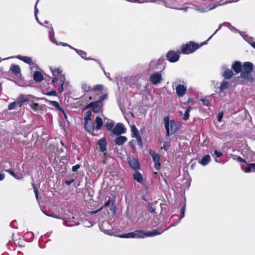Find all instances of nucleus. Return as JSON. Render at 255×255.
<instances>
[{
	"instance_id": "obj_54",
	"label": "nucleus",
	"mask_w": 255,
	"mask_h": 255,
	"mask_svg": "<svg viewBox=\"0 0 255 255\" xmlns=\"http://www.w3.org/2000/svg\"><path fill=\"white\" fill-rule=\"evenodd\" d=\"M223 117V113L222 112L219 113L218 115V121L220 122H221Z\"/></svg>"
},
{
	"instance_id": "obj_8",
	"label": "nucleus",
	"mask_w": 255,
	"mask_h": 255,
	"mask_svg": "<svg viewBox=\"0 0 255 255\" xmlns=\"http://www.w3.org/2000/svg\"><path fill=\"white\" fill-rule=\"evenodd\" d=\"M47 27L48 29L49 38L50 40L52 42L55 43V44H56L57 45H62L63 46H70V45H69L66 43L60 42L59 43H58L55 39L54 32V30H53V28L52 27V26H47Z\"/></svg>"
},
{
	"instance_id": "obj_10",
	"label": "nucleus",
	"mask_w": 255,
	"mask_h": 255,
	"mask_svg": "<svg viewBox=\"0 0 255 255\" xmlns=\"http://www.w3.org/2000/svg\"><path fill=\"white\" fill-rule=\"evenodd\" d=\"M162 80L161 74L159 72H155L149 77V80L153 85H157L160 83Z\"/></svg>"
},
{
	"instance_id": "obj_4",
	"label": "nucleus",
	"mask_w": 255,
	"mask_h": 255,
	"mask_svg": "<svg viewBox=\"0 0 255 255\" xmlns=\"http://www.w3.org/2000/svg\"><path fill=\"white\" fill-rule=\"evenodd\" d=\"M199 47L198 44L192 41H190L182 46L181 52L183 54H188L194 52Z\"/></svg>"
},
{
	"instance_id": "obj_46",
	"label": "nucleus",
	"mask_w": 255,
	"mask_h": 255,
	"mask_svg": "<svg viewBox=\"0 0 255 255\" xmlns=\"http://www.w3.org/2000/svg\"><path fill=\"white\" fill-rule=\"evenodd\" d=\"M185 208V206L184 205L180 210V214L181 218H183L184 217Z\"/></svg>"
},
{
	"instance_id": "obj_23",
	"label": "nucleus",
	"mask_w": 255,
	"mask_h": 255,
	"mask_svg": "<svg viewBox=\"0 0 255 255\" xmlns=\"http://www.w3.org/2000/svg\"><path fill=\"white\" fill-rule=\"evenodd\" d=\"M59 81V84L60 85L59 87L58 88V92L60 93H61L63 91V85L64 84V82L65 81V78L64 75H61L60 76L59 78H58Z\"/></svg>"
},
{
	"instance_id": "obj_18",
	"label": "nucleus",
	"mask_w": 255,
	"mask_h": 255,
	"mask_svg": "<svg viewBox=\"0 0 255 255\" xmlns=\"http://www.w3.org/2000/svg\"><path fill=\"white\" fill-rule=\"evenodd\" d=\"M232 69L236 73H239L242 71V64L240 61H235L232 66Z\"/></svg>"
},
{
	"instance_id": "obj_27",
	"label": "nucleus",
	"mask_w": 255,
	"mask_h": 255,
	"mask_svg": "<svg viewBox=\"0 0 255 255\" xmlns=\"http://www.w3.org/2000/svg\"><path fill=\"white\" fill-rule=\"evenodd\" d=\"M24 239L27 242H31L34 238V234L32 232H27L24 236Z\"/></svg>"
},
{
	"instance_id": "obj_45",
	"label": "nucleus",
	"mask_w": 255,
	"mask_h": 255,
	"mask_svg": "<svg viewBox=\"0 0 255 255\" xmlns=\"http://www.w3.org/2000/svg\"><path fill=\"white\" fill-rule=\"evenodd\" d=\"M201 101L202 102L204 106H208L210 105V102L207 99H201Z\"/></svg>"
},
{
	"instance_id": "obj_9",
	"label": "nucleus",
	"mask_w": 255,
	"mask_h": 255,
	"mask_svg": "<svg viewBox=\"0 0 255 255\" xmlns=\"http://www.w3.org/2000/svg\"><path fill=\"white\" fill-rule=\"evenodd\" d=\"M180 53L173 51H169L166 56L167 60L170 62H175L179 60Z\"/></svg>"
},
{
	"instance_id": "obj_43",
	"label": "nucleus",
	"mask_w": 255,
	"mask_h": 255,
	"mask_svg": "<svg viewBox=\"0 0 255 255\" xmlns=\"http://www.w3.org/2000/svg\"><path fill=\"white\" fill-rule=\"evenodd\" d=\"M28 101V99L27 98H24V97H22L19 99V101L18 102L17 104L19 105V107H21L22 104L24 102H25Z\"/></svg>"
},
{
	"instance_id": "obj_1",
	"label": "nucleus",
	"mask_w": 255,
	"mask_h": 255,
	"mask_svg": "<svg viewBox=\"0 0 255 255\" xmlns=\"http://www.w3.org/2000/svg\"><path fill=\"white\" fill-rule=\"evenodd\" d=\"M180 221V219L178 220L176 224H172L167 228L162 227L156 229L152 230L151 231L144 232L142 230H137L129 233L123 234L119 237L122 238H144L145 237H153L156 235H160L164 231L167 230L171 227L175 226Z\"/></svg>"
},
{
	"instance_id": "obj_20",
	"label": "nucleus",
	"mask_w": 255,
	"mask_h": 255,
	"mask_svg": "<svg viewBox=\"0 0 255 255\" xmlns=\"http://www.w3.org/2000/svg\"><path fill=\"white\" fill-rule=\"evenodd\" d=\"M134 179L137 182L141 184L143 182V177L141 174L138 170L134 171L133 173Z\"/></svg>"
},
{
	"instance_id": "obj_49",
	"label": "nucleus",
	"mask_w": 255,
	"mask_h": 255,
	"mask_svg": "<svg viewBox=\"0 0 255 255\" xmlns=\"http://www.w3.org/2000/svg\"><path fill=\"white\" fill-rule=\"evenodd\" d=\"M15 105H16V103L15 102L10 103L8 105V110H11L15 108Z\"/></svg>"
},
{
	"instance_id": "obj_24",
	"label": "nucleus",
	"mask_w": 255,
	"mask_h": 255,
	"mask_svg": "<svg viewBox=\"0 0 255 255\" xmlns=\"http://www.w3.org/2000/svg\"><path fill=\"white\" fill-rule=\"evenodd\" d=\"M211 161V157L209 155L204 156L199 162L203 166L207 165Z\"/></svg>"
},
{
	"instance_id": "obj_62",
	"label": "nucleus",
	"mask_w": 255,
	"mask_h": 255,
	"mask_svg": "<svg viewBox=\"0 0 255 255\" xmlns=\"http://www.w3.org/2000/svg\"><path fill=\"white\" fill-rule=\"evenodd\" d=\"M59 111L62 113L64 119H67V115H66V113H65L64 111L63 110V109L62 108V111Z\"/></svg>"
},
{
	"instance_id": "obj_28",
	"label": "nucleus",
	"mask_w": 255,
	"mask_h": 255,
	"mask_svg": "<svg viewBox=\"0 0 255 255\" xmlns=\"http://www.w3.org/2000/svg\"><path fill=\"white\" fill-rule=\"evenodd\" d=\"M43 79L42 74L38 71H36L33 74V79L36 82H41Z\"/></svg>"
},
{
	"instance_id": "obj_22",
	"label": "nucleus",
	"mask_w": 255,
	"mask_h": 255,
	"mask_svg": "<svg viewBox=\"0 0 255 255\" xmlns=\"http://www.w3.org/2000/svg\"><path fill=\"white\" fill-rule=\"evenodd\" d=\"M96 126L95 127V130L98 131L101 129L103 125V122L102 119L99 117H97L95 121Z\"/></svg>"
},
{
	"instance_id": "obj_36",
	"label": "nucleus",
	"mask_w": 255,
	"mask_h": 255,
	"mask_svg": "<svg viewBox=\"0 0 255 255\" xmlns=\"http://www.w3.org/2000/svg\"><path fill=\"white\" fill-rule=\"evenodd\" d=\"M5 171L8 172L11 175L13 176L15 179H20L21 178V176L16 174L11 168L6 169V170H5Z\"/></svg>"
},
{
	"instance_id": "obj_47",
	"label": "nucleus",
	"mask_w": 255,
	"mask_h": 255,
	"mask_svg": "<svg viewBox=\"0 0 255 255\" xmlns=\"http://www.w3.org/2000/svg\"><path fill=\"white\" fill-rule=\"evenodd\" d=\"M102 89V86L101 85H97L94 88H92V91H95L96 90H101Z\"/></svg>"
},
{
	"instance_id": "obj_42",
	"label": "nucleus",
	"mask_w": 255,
	"mask_h": 255,
	"mask_svg": "<svg viewBox=\"0 0 255 255\" xmlns=\"http://www.w3.org/2000/svg\"><path fill=\"white\" fill-rule=\"evenodd\" d=\"M104 223H103L102 224L101 226L100 227L101 230L102 231H103L106 234L111 235L112 232L110 230H106V229H104Z\"/></svg>"
},
{
	"instance_id": "obj_11",
	"label": "nucleus",
	"mask_w": 255,
	"mask_h": 255,
	"mask_svg": "<svg viewBox=\"0 0 255 255\" xmlns=\"http://www.w3.org/2000/svg\"><path fill=\"white\" fill-rule=\"evenodd\" d=\"M128 162L130 167L134 171L138 170L140 168V164L138 159L135 158L129 157Z\"/></svg>"
},
{
	"instance_id": "obj_53",
	"label": "nucleus",
	"mask_w": 255,
	"mask_h": 255,
	"mask_svg": "<svg viewBox=\"0 0 255 255\" xmlns=\"http://www.w3.org/2000/svg\"><path fill=\"white\" fill-rule=\"evenodd\" d=\"M38 0H37L36 2V4H35V7H34V15H35V17H36V15H37V14L38 13V8H37V4L38 2Z\"/></svg>"
},
{
	"instance_id": "obj_59",
	"label": "nucleus",
	"mask_w": 255,
	"mask_h": 255,
	"mask_svg": "<svg viewBox=\"0 0 255 255\" xmlns=\"http://www.w3.org/2000/svg\"><path fill=\"white\" fill-rule=\"evenodd\" d=\"M34 193H35V197H36V199L38 200V189L36 188H34Z\"/></svg>"
},
{
	"instance_id": "obj_25",
	"label": "nucleus",
	"mask_w": 255,
	"mask_h": 255,
	"mask_svg": "<svg viewBox=\"0 0 255 255\" xmlns=\"http://www.w3.org/2000/svg\"><path fill=\"white\" fill-rule=\"evenodd\" d=\"M240 33L241 35V36L243 37V38L246 41L248 42L251 44V46L252 45V43L255 42L254 41V39L253 37L249 36L248 35H247L245 33V32H240Z\"/></svg>"
},
{
	"instance_id": "obj_26",
	"label": "nucleus",
	"mask_w": 255,
	"mask_h": 255,
	"mask_svg": "<svg viewBox=\"0 0 255 255\" xmlns=\"http://www.w3.org/2000/svg\"><path fill=\"white\" fill-rule=\"evenodd\" d=\"M229 86V82L226 80H224L221 84V85L219 87L220 93L223 92L226 89H228Z\"/></svg>"
},
{
	"instance_id": "obj_56",
	"label": "nucleus",
	"mask_w": 255,
	"mask_h": 255,
	"mask_svg": "<svg viewBox=\"0 0 255 255\" xmlns=\"http://www.w3.org/2000/svg\"><path fill=\"white\" fill-rule=\"evenodd\" d=\"M222 26H224V25H223V23H222V24H220V25H219V27H218V29H217L215 31V32H214V33H213V34H212V35H211V36L208 38V39L207 40V41H208V40H210V39L212 38V37L213 36V35H214V34H215V33H216L218 30H219L221 28V27H222Z\"/></svg>"
},
{
	"instance_id": "obj_30",
	"label": "nucleus",
	"mask_w": 255,
	"mask_h": 255,
	"mask_svg": "<svg viewBox=\"0 0 255 255\" xmlns=\"http://www.w3.org/2000/svg\"><path fill=\"white\" fill-rule=\"evenodd\" d=\"M47 102L51 106L55 107L57 111H62V108L60 107V106L57 102L54 101H48Z\"/></svg>"
},
{
	"instance_id": "obj_7",
	"label": "nucleus",
	"mask_w": 255,
	"mask_h": 255,
	"mask_svg": "<svg viewBox=\"0 0 255 255\" xmlns=\"http://www.w3.org/2000/svg\"><path fill=\"white\" fill-rule=\"evenodd\" d=\"M175 86H176V93L178 96L183 97L186 93L187 87L182 84L177 85V82L172 84V87L174 88Z\"/></svg>"
},
{
	"instance_id": "obj_16",
	"label": "nucleus",
	"mask_w": 255,
	"mask_h": 255,
	"mask_svg": "<svg viewBox=\"0 0 255 255\" xmlns=\"http://www.w3.org/2000/svg\"><path fill=\"white\" fill-rule=\"evenodd\" d=\"M98 144L99 146V150L103 152L107 150V142L105 138H102L98 140Z\"/></svg>"
},
{
	"instance_id": "obj_39",
	"label": "nucleus",
	"mask_w": 255,
	"mask_h": 255,
	"mask_svg": "<svg viewBox=\"0 0 255 255\" xmlns=\"http://www.w3.org/2000/svg\"><path fill=\"white\" fill-rule=\"evenodd\" d=\"M223 25L226 27H228L229 29H230L232 30H236L237 31H238L240 33V31L237 30L236 28H235L234 26H233L229 22H224L223 23Z\"/></svg>"
},
{
	"instance_id": "obj_14",
	"label": "nucleus",
	"mask_w": 255,
	"mask_h": 255,
	"mask_svg": "<svg viewBox=\"0 0 255 255\" xmlns=\"http://www.w3.org/2000/svg\"><path fill=\"white\" fill-rule=\"evenodd\" d=\"M150 155L152 156L153 160L154 162V167L155 168L158 170L160 168V163L159 162L160 161V156L158 153H156L154 152H150Z\"/></svg>"
},
{
	"instance_id": "obj_51",
	"label": "nucleus",
	"mask_w": 255,
	"mask_h": 255,
	"mask_svg": "<svg viewBox=\"0 0 255 255\" xmlns=\"http://www.w3.org/2000/svg\"><path fill=\"white\" fill-rule=\"evenodd\" d=\"M214 154L217 157H220L223 155V154L221 152L218 151L217 150H215L214 151Z\"/></svg>"
},
{
	"instance_id": "obj_44",
	"label": "nucleus",
	"mask_w": 255,
	"mask_h": 255,
	"mask_svg": "<svg viewBox=\"0 0 255 255\" xmlns=\"http://www.w3.org/2000/svg\"><path fill=\"white\" fill-rule=\"evenodd\" d=\"M136 138L137 141L138 142V145L140 146H142L143 145L142 140L140 135H138L137 136L135 137Z\"/></svg>"
},
{
	"instance_id": "obj_34",
	"label": "nucleus",
	"mask_w": 255,
	"mask_h": 255,
	"mask_svg": "<svg viewBox=\"0 0 255 255\" xmlns=\"http://www.w3.org/2000/svg\"><path fill=\"white\" fill-rule=\"evenodd\" d=\"M75 51L76 52V53L79 55L81 58L85 59L86 60H90V58H87L86 57V52L81 50H78V49H75Z\"/></svg>"
},
{
	"instance_id": "obj_31",
	"label": "nucleus",
	"mask_w": 255,
	"mask_h": 255,
	"mask_svg": "<svg viewBox=\"0 0 255 255\" xmlns=\"http://www.w3.org/2000/svg\"><path fill=\"white\" fill-rule=\"evenodd\" d=\"M233 73L231 70L226 69L224 72L223 76L225 79H230L233 76Z\"/></svg>"
},
{
	"instance_id": "obj_58",
	"label": "nucleus",
	"mask_w": 255,
	"mask_h": 255,
	"mask_svg": "<svg viewBox=\"0 0 255 255\" xmlns=\"http://www.w3.org/2000/svg\"><path fill=\"white\" fill-rule=\"evenodd\" d=\"M99 65L100 66H101V67L102 68L103 71H104L106 76L110 80H111L110 78V74L109 73H106L105 72V71L104 70V69H103V68L101 66V64L100 63H99Z\"/></svg>"
},
{
	"instance_id": "obj_52",
	"label": "nucleus",
	"mask_w": 255,
	"mask_h": 255,
	"mask_svg": "<svg viewBox=\"0 0 255 255\" xmlns=\"http://www.w3.org/2000/svg\"><path fill=\"white\" fill-rule=\"evenodd\" d=\"M80 167V165L79 164H76L73 166L72 168V170L73 172L76 171Z\"/></svg>"
},
{
	"instance_id": "obj_50",
	"label": "nucleus",
	"mask_w": 255,
	"mask_h": 255,
	"mask_svg": "<svg viewBox=\"0 0 255 255\" xmlns=\"http://www.w3.org/2000/svg\"><path fill=\"white\" fill-rule=\"evenodd\" d=\"M107 98V95L104 94V95H102V96H101L98 101H100L101 103H102V102L104 100L106 99Z\"/></svg>"
},
{
	"instance_id": "obj_15",
	"label": "nucleus",
	"mask_w": 255,
	"mask_h": 255,
	"mask_svg": "<svg viewBox=\"0 0 255 255\" xmlns=\"http://www.w3.org/2000/svg\"><path fill=\"white\" fill-rule=\"evenodd\" d=\"M51 71L52 73L53 76L54 77L53 79L52 80V83H54L57 82L59 81L58 78L60 76L63 75L61 73V70L60 69H52L51 68Z\"/></svg>"
},
{
	"instance_id": "obj_12",
	"label": "nucleus",
	"mask_w": 255,
	"mask_h": 255,
	"mask_svg": "<svg viewBox=\"0 0 255 255\" xmlns=\"http://www.w3.org/2000/svg\"><path fill=\"white\" fill-rule=\"evenodd\" d=\"M112 131L114 134L120 135L122 133H125L126 131V129L125 128L123 124L118 123L113 128Z\"/></svg>"
},
{
	"instance_id": "obj_32",
	"label": "nucleus",
	"mask_w": 255,
	"mask_h": 255,
	"mask_svg": "<svg viewBox=\"0 0 255 255\" xmlns=\"http://www.w3.org/2000/svg\"><path fill=\"white\" fill-rule=\"evenodd\" d=\"M114 125L115 123L113 121L108 120L105 125V127L108 130L110 131L113 128Z\"/></svg>"
},
{
	"instance_id": "obj_33",
	"label": "nucleus",
	"mask_w": 255,
	"mask_h": 255,
	"mask_svg": "<svg viewBox=\"0 0 255 255\" xmlns=\"http://www.w3.org/2000/svg\"><path fill=\"white\" fill-rule=\"evenodd\" d=\"M131 136L135 137L138 135H139L138 130L134 126H132L131 127Z\"/></svg>"
},
{
	"instance_id": "obj_64",
	"label": "nucleus",
	"mask_w": 255,
	"mask_h": 255,
	"mask_svg": "<svg viewBox=\"0 0 255 255\" xmlns=\"http://www.w3.org/2000/svg\"><path fill=\"white\" fill-rule=\"evenodd\" d=\"M4 177H5L4 174L2 173H0V181L2 180L4 178Z\"/></svg>"
},
{
	"instance_id": "obj_29",
	"label": "nucleus",
	"mask_w": 255,
	"mask_h": 255,
	"mask_svg": "<svg viewBox=\"0 0 255 255\" xmlns=\"http://www.w3.org/2000/svg\"><path fill=\"white\" fill-rule=\"evenodd\" d=\"M81 89L83 92H87L92 91V88L88 83L86 82H83L81 84Z\"/></svg>"
},
{
	"instance_id": "obj_57",
	"label": "nucleus",
	"mask_w": 255,
	"mask_h": 255,
	"mask_svg": "<svg viewBox=\"0 0 255 255\" xmlns=\"http://www.w3.org/2000/svg\"><path fill=\"white\" fill-rule=\"evenodd\" d=\"M74 179L73 178H71L69 180H67L65 181V183L68 185L69 186L72 183L74 182Z\"/></svg>"
},
{
	"instance_id": "obj_55",
	"label": "nucleus",
	"mask_w": 255,
	"mask_h": 255,
	"mask_svg": "<svg viewBox=\"0 0 255 255\" xmlns=\"http://www.w3.org/2000/svg\"><path fill=\"white\" fill-rule=\"evenodd\" d=\"M233 158L234 159H237L239 162H245V160L240 156H238L236 155Z\"/></svg>"
},
{
	"instance_id": "obj_61",
	"label": "nucleus",
	"mask_w": 255,
	"mask_h": 255,
	"mask_svg": "<svg viewBox=\"0 0 255 255\" xmlns=\"http://www.w3.org/2000/svg\"><path fill=\"white\" fill-rule=\"evenodd\" d=\"M128 145L130 146H131V147H134V141L133 140L130 141L128 142Z\"/></svg>"
},
{
	"instance_id": "obj_60",
	"label": "nucleus",
	"mask_w": 255,
	"mask_h": 255,
	"mask_svg": "<svg viewBox=\"0 0 255 255\" xmlns=\"http://www.w3.org/2000/svg\"><path fill=\"white\" fill-rule=\"evenodd\" d=\"M111 204V200L109 199L105 203L104 206L105 207H109V205Z\"/></svg>"
},
{
	"instance_id": "obj_48",
	"label": "nucleus",
	"mask_w": 255,
	"mask_h": 255,
	"mask_svg": "<svg viewBox=\"0 0 255 255\" xmlns=\"http://www.w3.org/2000/svg\"><path fill=\"white\" fill-rule=\"evenodd\" d=\"M46 95L48 96H57V93L55 90H52L50 92H48L46 93Z\"/></svg>"
},
{
	"instance_id": "obj_63",
	"label": "nucleus",
	"mask_w": 255,
	"mask_h": 255,
	"mask_svg": "<svg viewBox=\"0 0 255 255\" xmlns=\"http://www.w3.org/2000/svg\"><path fill=\"white\" fill-rule=\"evenodd\" d=\"M168 144L166 142H165L163 144V148L165 150H167L168 148Z\"/></svg>"
},
{
	"instance_id": "obj_35",
	"label": "nucleus",
	"mask_w": 255,
	"mask_h": 255,
	"mask_svg": "<svg viewBox=\"0 0 255 255\" xmlns=\"http://www.w3.org/2000/svg\"><path fill=\"white\" fill-rule=\"evenodd\" d=\"M192 109L191 107H189L187 108H186V110L185 112V113L183 115V119L185 121L189 119V113L191 111V110Z\"/></svg>"
},
{
	"instance_id": "obj_37",
	"label": "nucleus",
	"mask_w": 255,
	"mask_h": 255,
	"mask_svg": "<svg viewBox=\"0 0 255 255\" xmlns=\"http://www.w3.org/2000/svg\"><path fill=\"white\" fill-rule=\"evenodd\" d=\"M31 108L35 112H39L41 110L38 104L32 103L30 105Z\"/></svg>"
},
{
	"instance_id": "obj_19",
	"label": "nucleus",
	"mask_w": 255,
	"mask_h": 255,
	"mask_svg": "<svg viewBox=\"0 0 255 255\" xmlns=\"http://www.w3.org/2000/svg\"><path fill=\"white\" fill-rule=\"evenodd\" d=\"M127 140V137L120 135L115 139V142L116 145H121L126 142Z\"/></svg>"
},
{
	"instance_id": "obj_40",
	"label": "nucleus",
	"mask_w": 255,
	"mask_h": 255,
	"mask_svg": "<svg viewBox=\"0 0 255 255\" xmlns=\"http://www.w3.org/2000/svg\"><path fill=\"white\" fill-rule=\"evenodd\" d=\"M252 167H255V163L250 164L247 168H245L244 172L246 173L250 172L252 171Z\"/></svg>"
},
{
	"instance_id": "obj_38",
	"label": "nucleus",
	"mask_w": 255,
	"mask_h": 255,
	"mask_svg": "<svg viewBox=\"0 0 255 255\" xmlns=\"http://www.w3.org/2000/svg\"><path fill=\"white\" fill-rule=\"evenodd\" d=\"M91 112L90 111H87L84 114V120L85 122L92 120L90 118Z\"/></svg>"
},
{
	"instance_id": "obj_3",
	"label": "nucleus",
	"mask_w": 255,
	"mask_h": 255,
	"mask_svg": "<svg viewBox=\"0 0 255 255\" xmlns=\"http://www.w3.org/2000/svg\"><path fill=\"white\" fill-rule=\"evenodd\" d=\"M228 2V1H223V0H221V1L214 3V4H210L208 6H203L201 5H194V7L195 9L199 12H206L209 10L215 8L217 6L219 5H221L224 3H226Z\"/></svg>"
},
{
	"instance_id": "obj_41",
	"label": "nucleus",
	"mask_w": 255,
	"mask_h": 255,
	"mask_svg": "<svg viewBox=\"0 0 255 255\" xmlns=\"http://www.w3.org/2000/svg\"><path fill=\"white\" fill-rule=\"evenodd\" d=\"M156 67V63L155 61H151L149 65L148 70H154Z\"/></svg>"
},
{
	"instance_id": "obj_17",
	"label": "nucleus",
	"mask_w": 255,
	"mask_h": 255,
	"mask_svg": "<svg viewBox=\"0 0 255 255\" xmlns=\"http://www.w3.org/2000/svg\"><path fill=\"white\" fill-rule=\"evenodd\" d=\"M17 59L23 61L24 62L28 64L30 66L34 65V63L32 61V59L30 57L26 56L17 55L15 57Z\"/></svg>"
},
{
	"instance_id": "obj_13",
	"label": "nucleus",
	"mask_w": 255,
	"mask_h": 255,
	"mask_svg": "<svg viewBox=\"0 0 255 255\" xmlns=\"http://www.w3.org/2000/svg\"><path fill=\"white\" fill-rule=\"evenodd\" d=\"M84 127L86 130L90 134H92L95 130V123L92 120L85 122Z\"/></svg>"
},
{
	"instance_id": "obj_21",
	"label": "nucleus",
	"mask_w": 255,
	"mask_h": 255,
	"mask_svg": "<svg viewBox=\"0 0 255 255\" xmlns=\"http://www.w3.org/2000/svg\"><path fill=\"white\" fill-rule=\"evenodd\" d=\"M10 71L12 74L16 76L20 74V69L18 65L14 64L11 65L10 68Z\"/></svg>"
},
{
	"instance_id": "obj_6",
	"label": "nucleus",
	"mask_w": 255,
	"mask_h": 255,
	"mask_svg": "<svg viewBox=\"0 0 255 255\" xmlns=\"http://www.w3.org/2000/svg\"><path fill=\"white\" fill-rule=\"evenodd\" d=\"M103 104L100 101H97L94 102H91L87 106V108H92L93 112L99 113L102 111V107Z\"/></svg>"
},
{
	"instance_id": "obj_2",
	"label": "nucleus",
	"mask_w": 255,
	"mask_h": 255,
	"mask_svg": "<svg viewBox=\"0 0 255 255\" xmlns=\"http://www.w3.org/2000/svg\"><path fill=\"white\" fill-rule=\"evenodd\" d=\"M164 123L166 132V135L169 136L175 133L179 128V125L174 121H169V118L167 116L164 119Z\"/></svg>"
},
{
	"instance_id": "obj_5",
	"label": "nucleus",
	"mask_w": 255,
	"mask_h": 255,
	"mask_svg": "<svg viewBox=\"0 0 255 255\" xmlns=\"http://www.w3.org/2000/svg\"><path fill=\"white\" fill-rule=\"evenodd\" d=\"M243 69L245 72L241 73V77L244 79H248L249 74L253 70V64L250 62H246L243 63Z\"/></svg>"
}]
</instances>
